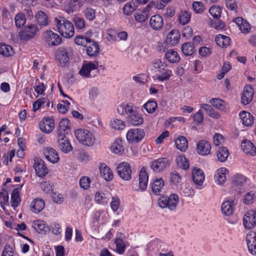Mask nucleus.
<instances>
[{"instance_id": "obj_1", "label": "nucleus", "mask_w": 256, "mask_h": 256, "mask_svg": "<svg viewBox=\"0 0 256 256\" xmlns=\"http://www.w3.org/2000/svg\"><path fill=\"white\" fill-rule=\"evenodd\" d=\"M56 27L58 32L65 38H70L74 34L72 24L64 18H56Z\"/></svg>"}, {"instance_id": "obj_2", "label": "nucleus", "mask_w": 256, "mask_h": 256, "mask_svg": "<svg viewBox=\"0 0 256 256\" xmlns=\"http://www.w3.org/2000/svg\"><path fill=\"white\" fill-rule=\"evenodd\" d=\"M74 135L78 141L83 146H92L95 142L96 138L90 130L84 129H78L74 132Z\"/></svg>"}, {"instance_id": "obj_3", "label": "nucleus", "mask_w": 256, "mask_h": 256, "mask_svg": "<svg viewBox=\"0 0 256 256\" xmlns=\"http://www.w3.org/2000/svg\"><path fill=\"white\" fill-rule=\"evenodd\" d=\"M179 202L178 196L176 194H172L169 196H162L158 200L159 206L162 208H167L171 211L176 210Z\"/></svg>"}, {"instance_id": "obj_4", "label": "nucleus", "mask_w": 256, "mask_h": 256, "mask_svg": "<svg viewBox=\"0 0 256 256\" xmlns=\"http://www.w3.org/2000/svg\"><path fill=\"white\" fill-rule=\"evenodd\" d=\"M98 63H94L89 62L83 64L80 70V74L86 78H92L96 76L99 74V70L98 68Z\"/></svg>"}, {"instance_id": "obj_5", "label": "nucleus", "mask_w": 256, "mask_h": 256, "mask_svg": "<svg viewBox=\"0 0 256 256\" xmlns=\"http://www.w3.org/2000/svg\"><path fill=\"white\" fill-rule=\"evenodd\" d=\"M145 132L144 130L134 128L130 130L126 133L127 140L130 143H138L140 142L144 137Z\"/></svg>"}, {"instance_id": "obj_6", "label": "nucleus", "mask_w": 256, "mask_h": 256, "mask_svg": "<svg viewBox=\"0 0 256 256\" xmlns=\"http://www.w3.org/2000/svg\"><path fill=\"white\" fill-rule=\"evenodd\" d=\"M117 172L124 180H129L132 177V172L129 164L126 162L120 163L117 167Z\"/></svg>"}, {"instance_id": "obj_7", "label": "nucleus", "mask_w": 256, "mask_h": 256, "mask_svg": "<svg viewBox=\"0 0 256 256\" xmlns=\"http://www.w3.org/2000/svg\"><path fill=\"white\" fill-rule=\"evenodd\" d=\"M38 31L37 26L30 24L24 27L19 34L21 40H28L34 38Z\"/></svg>"}, {"instance_id": "obj_8", "label": "nucleus", "mask_w": 256, "mask_h": 256, "mask_svg": "<svg viewBox=\"0 0 256 256\" xmlns=\"http://www.w3.org/2000/svg\"><path fill=\"white\" fill-rule=\"evenodd\" d=\"M244 226L246 228L251 229L256 225V210H248L243 218Z\"/></svg>"}, {"instance_id": "obj_9", "label": "nucleus", "mask_w": 256, "mask_h": 256, "mask_svg": "<svg viewBox=\"0 0 256 256\" xmlns=\"http://www.w3.org/2000/svg\"><path fill=\"white\" fill-rule=\"evenodd\" d=\"M170 164V162L167 158H162L153 161L151 163L150 167L154 172H159L165 170Z\"/></svg>"}, {"instance_id": "obj_10", "label": "nucleus", "mask_w": 256, "mask_h": 256, "mask_svg": "<svg viewBox=\"0 0 256 256\" xmlns=\"http://www.w3.org/2000/svg\"><path fill=\"white\" fill-rule=\"evenodd\" d=\"M45 41L49 46H56L60 44L62 42L61 38L56 34L52 30H47L44 33Z\"/></svg>"}, {"instance_id": "obj_11", "label": "nucleus", "mask_w": 256, "mask_h": 256, "mask_svg": "<svg viewBox=\"0 0 256 256\" xmlns=\"http://www.w3.org/2000/svg\"><path fill=\"white\" fill-rule=\"evenodd\" d=\"M34 166L36 174L38 177H44L48 174V168L46 166L44 162L41 159H35Z\"/></svg>"}, {"instance_id": "obj_12", "label": "nucleus", "mask_w": 256, "mask_h": 256, "mask_svg": "<svg viewBox=\"0 0 256 256\" xmlns=\"http://www.w3.org/2000/svg\"><path fill=\"white\" fill-rule=\"evenodd\" d=\"M58 145L64 153L69 152L72 150L70 141L64 134L58 136Z\"/></svg>"}, {"instance_id": "obj_13", "label": "nucleus", "mask_w": 256, "mask_h": 256, "mask_svg": "<svg viewBox=\"0 0 256 256\" xmlns=\"http://www.w3.org/2000/svg\"><path fill=\"white\" fill-rule=\"evenodd\" d=\"M246 240L250 252L256 255V232L250 231L246 236Z\"/></svg>"}, {"instance_id": "obj_14", "label": "nucleus", "mask_w": 256, "mask_h": 256, "mask_svg": "<svg viewBox=\"0 0 256 256\" xmlns=\"http://www.w3.org/2000/svg\"><path fill=\"white\" fill-rule=\"evenodd\" d=\"M236 202L234 200H228L224 202L221 206L222 213L226 216H230L233 214Z\"/></svg>"}, {"instance_id": "obj_15", "label": "nucleus", "mask_w": 256, "mask_h": 256, "mask_svg": "<svg viewBox=\"0 0 256 256\" xmlns=\"http://www.w3.org/2000/svg\"><path fill=\"white\" fill-rule=\"evenodd\" d=\"M210 144L206 140H200L196 144L197 152L202 156H207L210 154Z\"/></svg>"}, {"instance_id": "obj_16", "label": "nucleus", "mask_w": 256, "mask_h": 256, "mask_svg": "<svg viewBox=\"0 0 256 256\" xmlns=\"http://www.w3.org/2000/svg\"><path fill=\"white\" fill-rule=\"evenodd\" d=\"M148 176L146 172V168L142 167L139 172L138 187L141 191L146 190L148 186Z\"/></svg>"}, {"instance_id": "obj_17", "label": "nucleus", "mask_w": 256, "mask_h": 256, "mask_svg": "<svg viewBox=\"0 0 256 256\" xmlns=\"http://www.w3.org/2000/svg\"><path fill=\"white\" fill-rule=\"evenodd\" d=\"M54 127V120L52 118L46 117L42 119L40 124L42 131L46 133L51 132Z\"/></svg>"}, {"instance_id": "obj_18", "label": "nucleus", "mask_w": 256, "mask_h": 256, "mask_svg": "<svg viewBox=\"0 0 256 256\" xmlns=\"http://www.w3.org/2000/svg\"><path fill=\"white\" fill-rule=\"evenodd\" d=\"M56 58L62 66H64L69 60L67 50L64 48H58L56 52Z\"/></svg>"}, {"instance_id": "obj_19", "label": "nucleus", "mask_w": 256, "mask_h": 256, "mask_svg": "<svg viewBox=\"0 0 256 256\" xmlns=\"http://www.w3.org/2000/svg\"><path fill=\"white\" fill-rule=\"evenodd\" d=\"M86 54L90 56H97L100 51V48L98 44L94 40H91L85 47Z\"/></svg>"}, {"instance_id": "obj_20", "label": "nucleus", "mask_w": 256, "mask_h": 256, "mask_svg": "<svg viewBox=\"0 0 256 256\" xmlns=\"http://www.w3.org/2000/svg\"><path fill=\"white\" fill-rule=\"evenodd\" d=\"M101 176L106 181H111L113 178V174L111 169L104 163H101L99 166Z\"/></svg>"}, {"instance_id": "obj_21", "label": "nucleus", "mask_w": 256, "mask_h": 256, "mask_svg": "<svg viewBox=\"0 0 256 256\" xmlns=\"http://www.w3.org/2000/svg\"><path fill=\"white\" fill-rule=\"evenodd\" d=\"M242 148L244 153L251 156L256 155V148L251 142L248 140H244L241 144Z\"/></svg>"}, {"instance_id": "obj_22", "label": "nucleus", "mask_w": 256, "mask_h": 256, "mask_svg": "<svg viewBox=\"0 0 256 256\" xmlns=\"http://www.w3.org/2000/svg\"><path fill=\"white\" fill-rule=\"evenodd\" d=\"M192 178L194 184L198 186H201L204 180V174L200 168H194L192 171Z\"/></svg>"}, {"instance_id": "obj_23", "label": "nucleus", "mask_w": 256, "mask_h": 256, "mask_svg": "<svg viewBox=\"0 0 256 256\" xmlns=\"http://www.w3.org/2000/svg\"><path fill=\"white\" fill-rule=\"evenodd\" d=\"M228 172V170L225 168L218 169L214 175L216 182L220 185H222L226 181V174Z\"/></svg>"}, {"instance_id": "obj_24", "label": "nucleus", "mask_w": 256, "mask_h": 256, "mask_svg": "<svg viewBox=\"0 0 256 256\" xmlns=\"http://www.w3.org/2000/svg\"><path fill=\"white\" fill-rule=\"evenodd\" d=\"M254 94V90L252 86H245L242 96V103L244 105L248 104L252 100Z\"/></svg>"}, {"instance_id": "obj_25", "label": "nucleus", "mask_w": 256, "mask_h": 256, "mask_svg": "<svg viewBox=\"0 0 256 256\" xmlns=\"http://www.w3.org/2000/svg\"><path fill=\"white\" fill-rule=\"evenodd\" d=\"M46 158L50 162L56 164L60 160L58 152L53 148H48L44 151Z\"/></svg>"}, {"instance_id": "obj_26", "label": "nucleus", "mask_w": 256, "mask_h": 256, "mask_svg": "<svg viewBox=\"0 0 256 256\" xmlns=\"http://www.w3.org/2000/svg\"><path fill=\"white\" fill-rule=\"evenodd\" d=\"M34 18L37 24L41 26H46L48 25L49 20L47 14L43 11L38 12Z\"/></svg>"}, {"instance_id": "obj_27", "label": "nucleus", "mask_w": 256, "mask_h": 256, "mask_svg": "<svg viewBox=\"0 0 256 256\" xmlns=\"http://www.w3.org/2000/svg\"><path fill=\"white\" fill-rule=\"evenodd\" d=\"M163 24L162 18L159 14L152 16L150 20V26L154 30H159L161 29Z\"/></svg>"}, {"instance_id": "obj_28", "label": "nucleus", "mask_w": 256, "mask_h": 256, "mask_svg": "<svg viewBox=\"0 0 256 256\" xmlns=\"http://www.w3.org/2000/svg\"><path fill=\"white\" fill-rule=\"evenodd\" d=\"M164 186V181L161 178L155 179L152 184V190L156 195L159 196L161 194Z\"/></svg>"}, {"instance_id": "obj_29", "label": "nucleus", "mask_w": 256, "mask_h": 256, "mask_svg": "<svg viewBox=\"0 0 256 256\" xmlns=\"http://www.w3.org/2000/svg\"><path fill=\"white\" fill-rule=\"evenodd\" d=\"M180 38V34L178 31L172 30L168 34L166 42L172 46H174L178 43Z\"/></svg>"}, {"instance_id": "obj_30", "label": "nucleus", "mask_w": 256, "mask_h": 256, "mask_svg": "<svg viewBox=\"0 0 256 256\" xmlns=\"http://www.w3.org/2000/svg\"><path fill=\"white\" fill-rule=\"evenodd\" d=\"M240 117L243 124L246 126H250L254 123V118L250 112L242 111L240 113Z\"/></svg>"}, {"instance_id": "obj_31", "label": "nucleus", "mask_w": 256, "mask_h": 256, "mask_svg": "<svg viewBox=\"0 0 256 256\" xmlns=\"http://www.w3.org/2000/svg\"><path fill=\"white\" fill-rule=\"evenodd\" d=\"M31 205L32 210L35 213H38L44 209L45 203L42 198H38L32 201Z\"/></svg>"}, {"instance_id": "obj_32", "label": "nucleus", "mask_w": 256, "mask_h": 256, "mask_svg": "<svg viewBox=\"0 0 256 256\" xmlns=\"http://www.w3.org/2000/svg\"><path fill=\"white\" fill-rule=\"evenodd\" d=\"M165 58L170 63H176L180 61V57L177 52L172 49L166 51L165 54Z\"/></svg>"}, {"instance_id": "obj_33", "label": "nucleus", "mask_w": 256, "mask_h": 256, "mask_svg": "<svg viewBox=\"0 0 256 256\" xmlns=\"http://www.w3.org/2000/svg\"><path fill=\"white\" fill-rule=\"evenodd\" d=\"M128 120L130 124L134 126L141 125L144 122V118L138 112L130 117H128Z\"/></svg>"}, {"instance_id": "obj_34", "label": "nucleus", "mask_w": 256, "mask_h": 256, "mask_svg": "<svg viewBox=\"0 0 256 256\" xmlns=\"http://www.w3.org/2000/svg\"><path fill=\"white\" fill-rule=\"evenodd\" d=\"M111 151L115 154H120L124 150L123 142L121 139H116L112 144Z\"/></svg>"}, {"instance_id": "obj_35", "label": "nucleus", "mask_w": 256, "mask_h": 256, "mask_svg": "<svg viewBox=\"0 0 256 256\" xmlns=\"http://www.w3.org/2000/svg\"><path fill=\"white\" fill-rule=\"evenodd\" d=\"M215 40L216 44L220 47H226L230 42V39L228 36L222 34L216 36Z\"/></svg>"}, {"instance_id": "obj_36", "label": "nucleus", "mask_w": 256, "mask_h": 256, "mask_svg": "<svg viewBox=\"0 0 256 256\" xmlns=\"http://www.w3.org/2000/svg\"><path fill=\"white\" fill-rule=\"evenodd\" d=\"M166 68L167 66L164 67L162 70L159 72L160 74L156 75V79L159 81L163 82L168 80L172 76V70Z\"/></svg>"}, {"instance_id": "obj_37", "label": "nucleus", "mask_w": 256, "mask_h": 256, "mask_svg": "<svg viewBox=\"0 0 256 256\" xmlns=\"http://www.w3.org/2000/svg\"><path fill=\"white\" fill-rule=\"evenodd\" d=\"M176 148L182 152H184L188 148V142L184 136H180L175 141Z\"/></svg>"}, {"instance_id": "obj_38", "label": "nucleus", "mask_w": 256, "mask_h": 256, "mask_svg": "<svg viewBox=\"0 0 256 256\" xmlns=\"http://www.w3.org/2000/svg\"><path fill=\"white\" fill-rule=\"evenodd\" d=\"M70 127V124L69 120L66 118L62 119L59 124L58 129V136L65 135L66 131L68 130Z\"/></svg>"}, {"instance_id": "obj_39", "label": "nucleus", "mask_w": 256, "mask_h": 256, "mask_svg": "<svg viewBox=\"0 0 256 256\" xmlns=\"http://www.w3.org/2000/svg\"><path fill=\"white\" fill-rule=\"evenodd\" d=\"M176 162L178 166L182 169L186 170L189 168V162L183 155L177 156L176 158Z\"/></svg>"}, {"instance_id": "obj_40", "label": "nucleus", "mask_w": 256, "mask_h": 256, "mask_svg": "<svg viewBox=\"0 0 256 256\" xmlns=\"http://www.w3.org/2000/svg\"><path fill=\"white\" fill-rule=\"evenodd\" d=\"M33 228L39 233L46 232L48 229L46 222L41 220H36L32 223Z\"/></svg>"}, {"instance_id": "obj_41", "label": "nucleus", "mask_w": 256, "mask_h": 256, "mask_svg": "<svg viewBox=\"0 0 256 256\" xmlns=\"http://www.w3.org/2000/svg\"><path fill=\"white\" fill-rule=\"evenodd\" d=\"M14 54V50L10 45L3 43L0 44V54L4 56H10Z\"/></svg>"}, {"instance_id": "obj_42", "label": "nucleus", "mask_w": 256, "mask_h": 256, "mask_svg": "<svg viewBox=\"0 0 256 256\" xmlns=\"http://www.w3.org/2000/svg\"><path fill=\"white\" fill-rule=\"evenodd\" d=\"M182 50L186 56H191L195 52L194 46L190 42H185L182 46Z\"/></svg>"}, {"instance_id": "obj_43", "label": "nucleus", "mask_w": 256, "mask_h": 256, "mask_svg": "<svg viewBox=\"0 0 256 256\" xmlns=\"http://www.w3.org/2000/svg\"><path fill=\"white\" fill-rule=\"evenodd\" d=\"M191 14L190 12L184 10L182 11L178 16L179 22L182 25L187 24L190 20Z\"/></svg>"}, {"instance_id": "obj_44", "label": "nucleus", "mask_w": 256, "mask_h": 256, "mask_svg": "<svg viewBox=\"0 0 256 256\" xmlns=\"http://www.w3.org/2000/svg\"><path fill=\"white\" fill-rule=\"evenodd\" d=\"M229 155L228 149L225 147H220L217 153V158L219 161L225 162Z\"/></svg>"}, {"instance_id": "obj_45", "label": "nucleus", "mask_w": 256, "mask_h": 256, "mask_svg": "<svg viewBox=\"0 0 256 256\" xmlns=\"http://www.w3.org/2000/svg\"><path fill=\"white\" fill-rule=\"evenodd\" d=\"M158 104L154 100H149L144 104L143 108L148 114L153 113L157 108Z\"/></svg>"}, {"instance_id": "obj_46", "label": "nucleus", "mask_w": 256, "mask_h": 256, "mask_svg": "<svg viewBox=\"0 0 256 256\" xmlns=\"http://www.w3.org/2000/svg\"><path fill=\"white\" fill-rule=\"evenodd\" d=\"M246 178L241 174H236L232 178V182L235 186H241L246 181Z\"/></svg>"}, {"instance_id": "obj_47", "label": "nucleus", "mask_w": 256, "mask_h": 256, "mask_svg": "<svg viewBox=\"0 0 256 256\" xmlns=\"http://www.w3.org/2000/svg\"><path fill=\"white\" fill-rule=\"evenodd\" d=\"M91 39L90 38L81 35L77 36L74 39V42L76 44L84 46V48L88 44L89 41Z\"/></svg>"}, {"instance_id": "obj_48", "label": "nucleus", "mask_w": 256, "mask_h": 256, "mask_svg": "<svg viewBox=\"0 0 256 256\" xmlns=\"http://www.w3.org/2000/svg\"><path fill=\"white\" fill-rule=\"evenodd\" d=\"M136 9L134 2L126 3L123 8L124 14L126 16L130 15Z\"/></svg>"}, {"instance_id": "obj_49", "label": "nucleus", "mask_w": 256, "mask_h": 256, "mask_svg": "<svg viewBox=\"0 0 256 256\" xmlns=\"http://www.w3.org/2000/svg\"><path fill=\"white\" fill-rule=\"evenodd\" d=\"M20 202V198L17 189H14L11 195V205L15 208L18 206Z\"/></svg>"}, {"instance_id": "obj_50", "label": "nucleus", "mask_w": 256, "mask_h": 256, "mask_svg": "<svg viewBox=\"0 0 256 256\" xmlns=\"http://www.w3.org/2000/svg\"><path fill=\"white\" fill-rule=\"evenodd\" d=\"M110 125L113 128L118 130H122L126 126L125 122L124 121L117 118L114 119L111 121Z\"/></svg>"}, {"instance_id": "obj_51", "label": "nucleus", "mask_w": 256, "mask_h": 256, "mask_svg": "<svg viewBox=\"0 0 256 256\" xmlns=\"http://www.w3.org/2000/svg\"><path fill=\"white\" fill-rule=\"evenodd\" d=\"M26 22L25 16L22 13H18L15 16V24L18 28L23 26Z\"/></svg>"}, {"instance_id": "obj_52", "label": "nucleus", "mask_w": 256, "mask_h": 256, "mask_svg": "<svg viewBox=\"0 0 256 256\" xmlns=\"http://www.w3.org/2000/svg\"><path fill=\"white\" fill-rule=\"evenodd\" d=\"M181 191L182 194L186 197L192 196L194 194V190L186 184L182 185Z\"/></svg>"}, {"instance_id": "obj_53", "label": "nucleus", "mask_w": 256, "mask_h": 256, "mask_svg": "<svg viewBox=\"0 0 256 256\" xmlns=\"http://www.w3.org/2000/svg\"><path fill=\"white\" fill-rule=\"evenodd\" d=\"M209 102L215 108L220 110L224 109V102L218 98H213L210 100Z\"/></svg>"}, {"instance_id": "obj_54", "label": "nucleus", "mask_w": 256, "mask_h": 256, "mask_svg": "<svg viewBox=\"0 0 256 256\" xmlns=\"http://www.w3.org/2000/svg\"><path fill=\"white\" fill-rule=\"evenodd\" d=\"M192 6L194 12L198 14H202L205 10L204 5L201 2L195 1L193 2Z\"/></svg>"}, {"instance_id": "obj_55", "label": "nucleus", "mask_w": 256, "mask_h": 256, "mask_svg": "<svg viewBox=\"0 0 256 256\" xmlns=\"http://www.w3.org/2000/svg\"><path fill=\"white\" fill-rule=\"evenodd\" d=\"M209 12L214 18H218L220 16L222 10L220 6H214L210 8Z\"/></svg>"}, {"instance_id": "obj_56", "label": "nucleus", "mask_w": 256, "mask_h": 256, "mask_svg": "<svg viewBox=\"0 0 256 256\" xmlns=\"http://www.w3.org/2000/svg\"><path fill=\"white\" fill-rule=\"evenodd\" d=\"M115 244L117 252L120 254H122L126 247L124 241L122 239L118 238L115 240Z\"/></svg>"}, {"instance_id": "obj_57", "label": "nucleus", "mask_w": 256, "mask_h": 256, "mask_svg": "<svg viewBox=\"0 0 256 256\" xmlns=\"http://www.w3.org/2000/svg\"><path fill=\"white\" fill-rule=\"evenodd\" d=\"M86 18L88 20H92L96 16V11L94 10L88 8L84 11Z\"/></svg>"}, {"instance_id": "obj_58", "label": "nucleus", "mask_w": 256, "mask_h": 256, "mask_svg": "<svg viewBox=\"0 0 256 256\" xmlns=\"http://www.w3.org/2000/svg\"><path fill=\"white\" fill-rule=\"evenodd\" d=\"M90 180L87 176L81 178L79 181L80 188L84 190H88L90 186Z\"/></svg>"}, {"instance_id": "obj_59", "label": "nucleus", "mask_w": 256, "mask_h": 256, "mask_svg": "<svg viewBox=\"0 0 256 256\" xmlns=\"http://www.w3.org/2000/svg\"><path fill=\"white\" fill-rule=\"evenodd\" d=\"M135 20L138 22H143L148 18L147 14L142 12H138L134 14Z\"/></svg>"}, {"instance_id": "obj_60", "label": "nucleus", "mask_w": 256, "mask_h": 256, "mask_svg": "<svg viewBox=\"0 0 256 256\" xmlns=\"http://www.w3.org/2000/svg\"><path fill=\"white\" fill-rule=\"evenodd\" d=\"M136 112L137 110H136V107L132 104L129 103L126 104L125 114H127L128 117H130Z\"/></svg>"}, {"instance_id": "obj_61", "label": "nucleus", "mask_w": 256, "mask_h": 256, "mask_svg": "<svg viewBox=\"0 0 256 256\" xmlns=\"http://www.w3.org/2000/svg\"><path fill=\"white\" fill-rule=\"evenodd\" d=\"M153 66L155 70L158 72H160L162 70V68L164 66H167V64L166 62H162L160 60H156L153 62Z\"/></svg>"}, {"instance_id": "obj_62", "label": "nucleus", "mask_w": 256, "mask_h": 256, "mask_svg": "<svg viewBox=\"0 0 256 256\" xmlns=\"http://www.w3.org/2000/svg\"><path fill=\"white\" fill-rule=\"evenodd\" d=\"M256 194V193L254 191H250L248 192L244 196V202L246 204L252 203L254 200Z\"/></svg>"}, {"instance_id": "obj_63", "label": "nucleus", "mask_w": 256, "mask_h": 256, "mask_svg": "<svg viewBox=\"0 0 256 256\" xmlns=\"http://www.w3.org/2000/svg\"><path fill=\"white\" fill-rule=\"evenodd\" d=\"M110 206L114 212H116L120 206V200L118 196H116L112 198Z\"/></svg>"}, {"instance_id": "obj_64", "label": "nucleus", "mask_w": 256, "mask_h": 256, "mask_svg": "<svg viewBox=\"0 0 256 256\" xmlns=\"http://www.w3.org/2000/svg\"><path fill=\"white\" fill-rule=\"evenodd\" d=\"M170 179L172 183L176 184L180 182L181 177L178 173L174 172L170 174Z\"/></svg>"}]
</instances>
